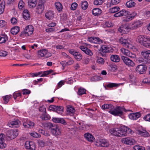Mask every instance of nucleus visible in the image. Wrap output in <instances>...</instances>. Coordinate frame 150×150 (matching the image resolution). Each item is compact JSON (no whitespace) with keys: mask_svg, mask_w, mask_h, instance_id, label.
<instances>
[{"mask_svg":"<svg viewBox=\"0 0 150 150\" xmlns=\"http://www.w3.org/2000/svg\"><path fill=\"white\" fill-rule=\"evenodd\" d=\"M137 42L140 45L148 48H150V38L143 35L138 36Z\"/></svg>","mask_w":150,"mask_h":150,"instance_id":"1","label":"nucleus"},{"mask_svg":"<svg viewBox=\"0 0 150 150\" xmlns=\"http://www.w3.org/2000/svg\"><path fill=\"white\" fill-rule=\"evenodd\" d=\"M142 57L139 58L137 61L140 63H150V50L143 51L141 53Z\"/></svg>","mask_w":150,"mask_h":150,"instance_id":"2","label":"nucleus"},{"mask_svg":"<svg viewBox=\"0 0 150 150\" xmlns=\"http://www.w3.org/2000/svg\"><path fill=\"white\" fill-rule=\"evenodd\" d=\"M123 111L126 112L124 107L117 106L114 110H110L109 112L115 116H120L123 114Z\"/></svg>","mask_w":150,"mask_h":150,"instance_id":"3","label":"nucleus"},{"mask_svg":"<svg viewBox=\"0 0 150 150\" xmlns=\"http://www.w3.org/2000/svg\"><path fill=\"white\" fill-rule=\"evenodd\" d=\"M46 2V0H39L38 5L36 7V11L39 14H41L44 10V4Z\"/></svg>","mask_w":150,"mask_h":150,"instance_id":"4","label":"nucleus"},{"mask_svg":"<svg viewBox=\"0 0 150 150\" xmlns=\"http://www.w3.org/2000/svg\"><path fill=\"white\" fill-rule=\"evenodd\" d=\"M17 131L10 130L7 132L6 138L7 140H10L15 138L18 135Z\"/></svg>","mask_w":150,"mask_h":150,"instance_id":"5","label":"nucleus"},{"mask_svg":"<svg viewBox=\"0 0 150 150\" xmlns=\"http://www.w3.org/2000/svg\"><path fill=\"white\" fill-rule=\"evenodd\" d=\"M117 130L120 132L121 134V136H125L127 135V132H131L132 130L129 128L125 126H121L120 127L119 129H117Z\"/></svg>","mask_w":150,"mask_h":150,"instance_id":"6","label":"nucleus"},{"mask_svg":"<svg viewBox=\"0 0 150 150\" xmlns=\"http://www.w3.org/2000/svg\"><path fill=\"white\" fill-rule=\"evenodd\" d=\"M147 69V67L144 64H140L138 65L135 69L136 71L140 74H144Z\"/></svg>","mask_w":150,"mask_h":150,"instance_id":"7","label":"nucleus"},{"mask_svg":"<svg viewBox=\"0 0 150 150\" xmlns=\"http://www.w3.org/2000/svg\"><path fill=\"white\" fill-rule=\"evenodd\" d=\"M121 59L126 65L131 67H133L134 65V63L133 62L127 57L122 56L121 57Z\"/></svg>","mask_w":150,"mask_h":150,"instance_id":"8","label":"nucleus"},{"mask_svg":"<svg viewBox=\"0 0 150 150\" xmlns=\"http://www.w3.org/2000/svg\"><path fill=\"white\" fill-rule=\"evenodd\" d=\"M122 142L124 144L130 145H133L136 143L135 140L130 137L125 138L122 139Z\"/></svg>","mask_w":150,"mask_h":150,"instance_id":"9","label":"nucleus"},{"mask_svg":"<svg viewBox=\"0 0 150 150\" xmlns=\"http://www.w3.org/2000/svg\"><path fill=\"white\" fill-rule=\"evenodd\" d=\"M25 147L27 150H35L36 146L32 142H26L25 144Z\"/></svg>","mask_w":150,"mask_h":150,"instance_id":"10","label":"nucleus"},{"mask_svg":"<svg viewBox=\"0 0 150 150\" xmlns=\"http://www.w3.org/2000/svg\"><path fill=\"white\" fill-rule=\"evenodd\" d=\"M88 40L90 42L94 43H98V44L103 43L102 40L98 37H89Z\"/></svg>","mask_w":150,"mask_h":150,"instance_id":"11","label":"nucleus"},{"mask_svg":"<svg viewBox=\"0 0 150 150\" xmlns=\"http://www.w3.org/2000/svg\"><path fill=\"white\" fill-rule=\"evenodd\" d=\"M129 40L127 39H125L123 38H121L119 40L120 43L122 44L123 46L128 48H131L129 46L130 44L129 42Z\"/></svg>","mask_w":150,"mask_h":150,"instance_id":"12","label":"nucleus"},{"mask_svg":"<svg viewBox=\"0 0 150 150\" xmlns=\"http://www.w3.org/2000/svg\"><path fill=\"white\" fill-rule=\"evenodd\" d=\"M129 12L126 11L125 10H122L120 12L115 13L114 16L116 17L123 16H126L127 15H129Z\"/></svg>","mask_w":150,"mask_h":150,"instance_id":"13","label":"nucleus"},{"mask_svg":"<svg viewBox=\"0 0 150 150\" xmlns=\"http://www.w3.org/2000/svg\"><path fill=\"white\" fill-rule=\"evenodd\" d=\"M24 30L25 32V33H27L28 36L31 35L34 30L33 26L31 25H28L26 26Z\"/></svg>","mask_w":150,"mask_h":150,"instance_id":"14","label":"nucleus"},{"mask_svg":"<svg viewBox=\"0 0 150 150\" xmlns=\"http://www.w3.org/2000/svg\"><path fill=\"white\" fill-rule=\"evenodd\" d=\"M141 114L139 112L135 113H130L129 115L130 119L132 120H136L141 116Z\"/></svg>","mask_w":150,"mask_h":150,"instance_id":"15","label":"nucleus"},{"mask_svg":"<svg viewBox=\"0 0 150 150\" xmlns=\"http://www.w3.org/2000/svg\"><path fill=\"white\" fill-rule=\"evenodd\" d=\"M86 54L91 56L93 55V53L91 50L88 49L87 47H85L83 46H81L79 47Z\"/></svg>","mask_w":150,"mask_h":150,"instance_id":"16","label":"nucleus"},{"mask_svg":"<svg viewBox=\"0 0 150 150\" xmlns=\"http://www.w3.org/2000/svg\"><path fill=\"white\" fill-rule=\"evenodd\" d=\"M3 135H4L3 134H0V148L1 149H4L6 146V145L4 143V139L3 137Z\"/></svg>","mask_w":150,"mask_h":150,"instance_id":"17","label":"nucleus"},{"mask_svg":"<svg viewBox=\"0 0 150 150\" xmlns=\"http://www.w3.org/2000/svg\"><path fill=\"white\" fill-rule=\"evenodd\" d=\"M84 136L87 140L91 142H93L95 139L93 136L91 134L88 133L85 134Z\"/></svg>","mask_w":150,"mask_h":150,"instance_id":"18","label":"nucleus"},{"mask_svg":"<svg viewBox=\"0 0 150 150\" xmlns=\"http://www.w3.org/2000/svg\"><path fill=\"white\" fill-rule=\"evenodd\" d=\"M23 17L26 20H28L30 18V15L29 11L26 9L24 10L23 13Z\"/></svg>","mask_w":150,"mask_h":150,"instance_id":"19","label":"nucleus"},{"mask_svg":"<svg viewBox=\"0 0 150 150\" xmlns=\"http://www.w3.org/2000/svg\"><path fill=\"white\" fill-rule=\"evenodd\" d=\"M100 144L98 145L99 146L108 147L109 146V144L108 142L105 139H101L100 140Z\"/></svg>","mask_w":150,"mask_h":150,"instance_id":"20","label":"nucleus"},{"mask_svg":"<svg viewBox=\"0 0 150 150\" xmlns=\"http://www.w3.org/2000/svg\"><path fill=\"white\" fill-rule=\"evenodd\" d=\"M45 16L49 20L52 19L54 17L53 12L51 11H49L45 13Z\"/></svg>","mask_w":150,"mask_h":150,"instance_id":"21","label":"nucleus"},{"mask_svg":"<svg viewBox=\"0 0 150 150\" xmlns=\"http://www.w3.org/2000/svg\"><path fill=\"white\" fill-rule=\"evenodd\" d=\"M20 123V122L18 120H16L15 121H13L11 122L10 123L8 124V125L9 127H17L16 126L19 125Z\"/></svg>","mask_w":150,"mask_h":150,"instance_id":"22","label":"nucleus"},{"mask_svg":"<svg viewBox=\"0 0 150 150\" xmlns=\"http://www.w3.org/2000/svg\"><path fill=\"white\" fill-rule=\"evenodd\" d=\"M20 27L18 26H15L12 28L11 30V33L13 35L17 34L19 31Z\"/></svg>","mask_w":150,"mask_h":150,"instance_id":"23","label":"nucleus"},{"mask_svg":"<svg viewBox=\"0 0 150 150\" xmlns=\"http://www.w3.org/2000/svg\"><path fill=\"white\" fill-rule=\"evenodd\" d=\"M51 132L52 134L55 136H58L61 135V130L58 128L56 129H53L52 131Z\"/></svg>","mask_w":150,"mask_h":150,"instance_id":"24","label":"nucleus"},{"mask_svg":"<svg viewBox=\"0 0 150 150\" xmlns=\"http://www.w3.org/2000/svg\"><path fill=\"white\" fill-rule=\"evenodd\" d=\"M138 133L139 135L144 137H148L149 136V133L145 130H143L142 131L139 130L138 131Z\"/></svg>","mask_w":150,"mask_h":150,"instance_id":"25","label":"nucleus"},{"mask_svg":"<svg viewBox=\"0 0 150 150\" xmlns=\"http://www.w3.org/2000/svg\"><path fill=\"white\" fill-rule=\"evenodd\" d=\"M46 125L47 127L49 128L51 132L52 131L53 129H56L58 128L57 125L52 124L50 122L47 123Z\"/></svg>","mask_w":150,"mask_h":150,"instance_id":"26","label":"nucleus"},{"mask_svg":"<svg viewBox=\"0 0 150 150\" xmlns=\"http://www.w3.org/2000/svg\"><path fill=\"white\" fill-rule=\"evenodd\" d=\"M110 59L113 62H117L120 61V59L119 56L117 55H112L110 57Z\"/></svg>","mask_w":150,"mask_h":150,"instance_id":"27","label":"nucleus"},{"mask_svg":"<svg viewBox=\"0 0 150 150\" xmlns=\"http://www.w3.org/2000/svg\"><path fill=\"white\" fill-rule=\"evenodd\" d=\"M136 4L133 0H130L127 1L126 4V6L128 8H132L134 7Z\"/></svg>","mask_w":150,"mask_h":150,"instance_id":"28","label":"nucleus"},{"mask_svg":"<svg viewBox=\"0 0 150 150\" xmlns=\"http://www.w3.org/2000/svg\"><path fill=\"white\" fill-rule=\"evenodd\" d=\"M55 6L58 12H60L62 10L63 6L59 2H57L55 3Z\"/></svg>","mask_w":150,"mask_h":150,"instance_id":"29","label":"nucleus"},{"mask_svg":"<svg viewBox=\"0 0 150 150\" xmlns=\"http://www.w3.org/2000/svg\"><path fill=\"white\" fill-rule=\"evenodd\" d=\"M101 108L103 109H108L112 110L114 108V106L111 104H104L102 105Z\"/></svg>","mask_w":150,"mask_h":150,"instance_id":"30","label":"nucleus"},{"mask_svg":"<svg viewBox=\"0 0 150 150\" xmlns=\"http://www.w3.org/2000/svg\"><path fill=\"white\" fill-rule=\"evenodd\" d=\"M0 36V43H4L8 40V38L7 35L5 34L1 35Z\"/></svg>","mask_w":150,"mask_h":150,"instance_id":"31","label":"nucleus"},{"mask_svg":"<svg viewBox=\"0 0 150 150\" xmlns=\"http://www.w3.org/2000/svg\"><path fill=\"white\" fill-rule=\"evenodd\" d=\"M39 110L40 112H45L44 117H42V119L43 120H47L49 119V118L45 116V114H46V108L42 106L40 108Z\"/></svg>","mask_w":150,"mask_h":150,"instance_id":"32","label":"nucleus"},{"mask_svg":"<svg viewBox=\"0 0 150 150\" xmlns=\"http://www.w3.org/2000/svg\"><path fill=\"white\" fill-rule=\"evenodd\" d=\"M141 22L139 21H137L132 24L131 29L132 30L135 29L140 26Z\"/></svg>","mask_w":150,"mask_h":150,"instance_id":"33","label":"nucleus"},{"mask_svg":"<svg viewBox=\"0 0 150 150\" xmlns=\"http://www.w3.org/2000/svg\"><path fill=\"white\" fill-rule=\"evenodd\" d=\"M120 84H117L116 83H109L106 86H104L105 88L107 89L106 87L109 88H112L114 87H117L119 86Z\"/></svg>","mask_w":150,"mask_h":150,"instance_id":"34","label":"nucleus"},{"mask_svg":"<svg viewBox=\"0 0 150 150\" xmlns=\"http://www.w3.org/2000/svg\"><path fill=\"white\" fill-rule=\"evenodd\" d=\"M93 14L95 16H98L101 13V10L99 8H95L92 11Z\"/></svg>","mask_w":150,"mask_h":150,"instance_id":"35","label":"nucleus"},{"mask_svg":"<svg viewBox=\"0 0 150 150\" xmlns=\"http://www.w3.org/2000/svg\"><path fill=\"white\" fill-rule=\"evenodd\" d=\"M99 51H100L101 52H102L103 53L110 52L108 47L104 45L102 46L101 47L100 50H99Z\"/></svg>","mask_w":150,"mask_h":150,"instance_id":"36","label":"nucleus"},{"mask_svg":"<svg viewBox=\"0 0 150 150\" xmlns=\"http://www.w3.org/2000/svg\"><path fill=\"white\" fill-rule=\"evenodd\" d=\"M110 132L112 134L114 135L115 136H118V137H121V134L119 132L120 131L117 132L116 131V130L115 129H111L110 131Z\"/></svg>","mask_w":150,"mask_h":150,"instance_id":"37","label":"nucleus"},{"mask_svg":"<svg viewBox=\"0 0 150 150\" xmlns=\"http://www.w3.org/2000/svg\"><path fill=\"white\" fill-rule=\"evenodd\" d=\"M120 8L118 6H115L110 8L109 10V12L111 13H114L119 11Z\"/></svg>","mask_w":150,"mask_h":150,"instance_id":"38","label":"nucleus"},{"mask_svg":"<svg viewBox=\"0 0 150 150\" xmlns=\"http://www.w3.org/2000/svg\"><path fill=\"white\" fill-rule=\"evenodd\" d=\"M5 7V2H1L0 4V14L3 13L4 11V9Z\"/></svg>","mask_w":150,"mask_h":150,"instance_id":"39","label":"nucleus"},{"mask_svg":"<svg viewBox=\"0 0 150 150\" xmlns=\"http://www.w3.org/2000/svg\"><path fill=\"white\" fill-rule=\"evenodd\" d=\"M67 111L69 113L73 114L75 111V109L74 108L70 105H68L67 106Z\"/></svg>","mask_w":150,"mask_h":150,"instance_id":"40","label":"nucleus"},{"mask_svg":"<svg viewBox=\"0 0 150 150\" xmlns=\"http://www.w3.org/2000/svg\"><path fill=\"white\" fill-rule=\"evenodd\" d=\"M81 8L83 10H86L88 6V4L87 1H85L82 2L81 4Z\"/></svg>","mask_w":150,"mask_h":150,"instance_id":"41","label":"nucleus"},{"mask_svg":"<svg viewBox=\"0 0 150 150\" xmlns=\"http://www.w3.org/2000/svg\"><path fill=\"white\" fill-rule=\"evenodd\" d=\"M55 112L58 113H62L63 112V107L62 106H56Z\"/></svg>","mask_w":150,"mask_h":150,"instance_id":"42","label":"nucleus"},{"mask_svg":"<svg viewBox=\"0 0 150 150\" xmlns=\"http://www.w3.org/2000/svg\"><path fill=\"white\" fill-rule=\"evenodd\" d=\"M37 2H32L31 0H29L28 4L29 7L30 8H33L35 7L36 6Z\"/></svg>","mask_w":150,"mask_h":150,"instance_id":"43","label":"nucleus"},{"mask_svg":"<svg viewBox=\"0 0 150 150\" xmlns=\"http://www.w3.org/2000/svg\"><path fill=\"white\" fill-rule=\"evenodd\" d=\"M86 90L83 88H80L78 90V94L79 95L81 96L84 94H86Z\"/></svg>","mask_w":150,"mask_h":150,"instance_id":"44","label":"nucleus"},{"mask_svg":"<svg viewBox=\"0 0 150 150\" xmlns=\"http://www.w3.org/2000/svg\"><path fill=\"white\" fill-rule=\"evenodd\" d=\"M12 96V95H6L5 96H3V97L4 100V103L5 104H6L8 103V101H9V99L11 98Z\"/></svg>","mask_w":150,"mask_h":150,"instance_id":"45","label":"nucleus"},{"mask_svg":"<svg viewBox=\"0 0 150 150\" xmlns=\"http://www.w3.org/2000/svg\"><path fill=\"white\" fill-rule=\"evenodd\" d=\"M76 54L74 56L75 58L78 61H80L82 59V55L79 52H77Z\"/></svg>","mask_w":150,"mask_h":150,"instance_id":"46","label":"nucleus"},{"mask_svg":"<svg viewBox=\"0 0 150 150\" xmlns=\"http://www.w3.org/2000/svg\"><path fill=\"white\" fill-rule=\"evenodd\" d=\"M25 3L22 0H21L18 4V8L20 9H22L25 6Z\"/></svg>","mask_w":150,"mask_h":150,"instance_id":"47","label":"nucleus"},{"mask_svg":"<svg viewBox=\"0 0 150 150\" xmlns=\"http://www.w3.org/2000/svg\"><path fill=\"white\" fill-rule=\"evenodd\" d=\"M135 150H145L144 147L139 145H135L133 147Z\"/></svg>","mask_w":150,"mask_h":150,"instance_id":"48","label":"nucleus"},{"mask_svg":"<svg viewBox=\"0 0 150 150\" xmlns=\"http://www.w3.org/2000/svg\"><path fill=\"white\" fill-rule=\"evenodd\" d=\"M78 6V4L77 3L74 2L71 5L70 8V9L72 10H75Z\"/></svg>","mask_w":150,"mask_h":150,"instance_id":"49","label":"nucleus"},{"mask_svg":"<svg viewBox=\"0 0 150 150\" xmlns=\"http://www.w3.org/2000/svg\"><path fill=\"white\" fill-rule=\"evenodd\" d=\"M131 29V28L129 26L126 28H124V29L122 30V32H120L124 34H126L130 31Z\"/></svg>","mask_w":150,"mask_h":150,"instance_id":"50","label":"nucleus"},{"mask_svg":"<svg viewBox=\"0 0 150 150\" xmlns=\"http://www.w3.org/2000/svg\"><path fill=\"white\" fill-rule=\"evenodd\" d=\"M97 62L100 64H103L105 62V60L103 58L100 57L97 59Z\"/></svg>","mask_w":150,"mask_h":150,"instance_id":"51","label":"nucleus"},{"mask_svg":"<svg viewBox=\"0 0 150 150\" xmlns=\"http://www.w3.org/2000/svg\"><path fill=\"white\" fill-rule=\"evenodd\" d=\"M30 134L31 136L35 138H37L40 136V135L39 134H38L35 132L30 133Z\"/></svg>","mask_w":150,"mask_h":150,"instance_id":"52","label":"nucleus"},{"mask_svg":"<svg viewBox=\"0 0 150 150\" xmlns=\"http://www.w3.org/2000/svg\"><path fill=\"white\" fill-rule=\"evenodd\" d=\"M120 2V0H111L110 3V5H116L119 3Z\"/></svg>","mask_w":150,"mask_h":150,"instance_id":"53","label":"nucleus"},{"mask_svg":"<svg viewBox=\"0 0 150 150\" xmlns=\"http://www.w3.org/2000/svg\"><path fill=\"white\" fill-rule=\"evenodd\" d=\"M103 3L102 0H95L94 2V4L96 5H99L102 4Z\"/></svg>","mask_w":150,"mask_h":150,"instance_id":"54","label":"nucleus"},{"mask_svg":"<svg viewBox=\"0 0 150 150\" xmlns=\"http://www.w3.org/2000/svg\"><path fill=\"white\" fill-rule=\"evenodd\" d=\"M8 54V52L6 51H0V56L6 57Z\"/></svg>","mask_w":150,"mask_h":150,"instance_id":"55","label":"nucleus"},{"mask_svg":"<svg viewBox=\"0 0 150 150\" xmlns=\"http://www.w3.org/2000/svg\"><path fill=\"white\" fill-rule=\"evenodd\" d=\"M121 52H123L124 54L127 56V55L128 53L130 51L127 50L125 49L124 48H122L121 49Z\"/></svg>","mask_w":150,"mask_h":150,"instance_id":"56","label":"nucleus"},{"mask_svg":"<svg viewBox=\"0 0 150 150\" xmlns=\"http://www.w3.org/2000/svg\"><path fill=\"white\" fill-rule=\"evenodd\" d=\"M129 26L127 25H122L118 29V31L119 32H122V30L124 29V28H126Z\"/></svg>","mask_w":150,"mask_h":150,"instance_id":"57","label":"nucleus"},{"mask_svg":"<svg viewBox=\"0 0 150 150\" xmlns=\"http://www.w3.org/2000/svg\"><path fill=\"white\" fill-rule=\"evenodd\" d=\"M13 96L14 99H16L17 97L21 96V95L20 93H16L14 92L13 94Z\"/></svg>","mask_w":150,"mask_h":150,"instance_id":"58","label":"nucleus"},{"mask_svg":"<svg viewBox=\"0 0 150 150\" xmlns=\"http://www.w3.org/2000/svg\"><path fill=\"white\" fill-rule=\"evenodd\" d=\"M144 119L147 121L150 122V114H149L144 117Z\"/></svg>","mask_w":150,"mask_h":150,"instance_id":"59","label":"nucleus"},{"mask_svg":"<svg viewBox=\"0 0 150 150\" xmlns=\"http://www.w3.org/2000/svg\"><path fill=\"white\" fill-rule=\"evenodd\" d=\"M56 106L51 105H50L49 108V110H52L53 111H55L56 109Z\"/></svg>","mask_w":150,"mask_h":150,"instance_id":"60","label":"nucleus"},{"mask_svg":"<svg viewBox=\"0 0 150 150\" xmlns=\"http://www.w3.org/2000/svg\"><path fill=\"white\" fill-rule=\"evenodd\" d=\"M58 123H61L63 125H66L67 124L66 121L63 118H60Z\"/></svg>","mask_w":150,"mask_h":150,"instance_id":"61","label":"nucleus"},{"mask_svg":"<svg viewBox=\"0 0 150 150\" xmlns=\"http://www.w3.org/2000/svg\"><path fill=\"white\" fill-rule=\"evenodd\" d=\"M39 145L41 147H43L45 145V143L42 140H40L38 142Z\"/></svg>","mask_w":150,"mask_h":150,"instance_id":"62","label":"nucleus"},{"mask_svg":"<svg viewBox=\"0 0 150 150\" xmlns=\"http://www.w3.org/2000/svg\"><path fill=\"white\" fill-rule=\"evenodd\" d=\"M11 23L13 24H15L17 23V20L15 18H12L11 20Z\"/></svg>","mask_w":150,"mask_h":150,"instance_id":"63","label":"nucleus"},{"mask_svg":"<svg viewBox=\"0 0 150 150\" xmlns=\"http://www.w3.org/2000/svg\"><path fill=\"white\" fill-rule=\"evenodd\" d=\"M23 95L28 94L30 93V90L27 89H24L23 90Z\"/></svg>","mask_w":150,"mask_h":150,"instance_id":"64","label":"nucleus"}]
</instances>
